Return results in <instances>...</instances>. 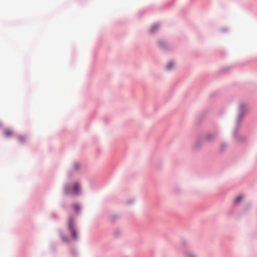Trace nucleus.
<instances>
[{
  "label": "nucleus",
  "mask_w": 257,
  "mask_h": 257,
  "mask_svg": "<svg viewBox=\"0 0 257 257\" xmlns=\"http://www.w3.org/2000/svg\"><path fill=\"white\" fill-rule=\"evenodd\" d=\"M80 188L78 184L76 183L73 186H65L64 187V194L66 195H76L80 192Z\"/></svg>",
  "instance_id": "obj_1"
},
{
  "label": "nucleus",
  "mask_w": 257,
  "mask_h": 257,
  "mask_svg": "<svg viewBox=\"0 0 257 257\" xmlns=\"http://www.w3.org/2000/svg\"><path fill=\"white\" fill-rule=\"evenodd\" d=\"M68 227L73 238L74 239H76L77 238V234L75 229L73 220L71 218H69V219Z\"/></svg>",
  "instance_id": "obj_2"
},
{
  "label": "nucleus",
  "mask_w": 257,
  "mask_h": 257,
  "mask_svg": "<svg viewBox=\"0 0 257 257\" xmlns=\"http://www.w3.org/2000/svg\"><path fill=\"white\" fill-rule=\"evenodd\" d=\"M246 110L245 106L243 104H241L239 108V116H242L243 114V112Z\"/></svg>",
  "instance_id": "obj_3"
},
{
  "label": "nucleus",
  "mask_w": 257,
  "mask_h": 257,
  "mask_svg": "<svg viewBox=\"0 0 257 257\" xmlns=\"http://www.w3.org/2000/svg\"><path fill=\"white\" fill-rule=\"evenodd\" d=\"M5 137L9 138L13 135V132L10 130H6L4 132Z\"/></svg>",
  "instance_id": "obj_4"
},
{
  "label": "nucleus",
  "mask_w": 257,
  "mask_h": 257,
  "mask_svg": "<svg viewBox=\"0 0 257 257\" xmlns=\"http://www.w3.org/2000/svg\"><path fill=\"white\" fill-rule=\"evenodd\" d=\"M158 28L159 26L157 24H155L152 26V27L151 29V31L152 33H154Z\"/></svg>",
  "instance_id": "obj_5"
},
{
  "label": "nucleus",
  "mask_w": 257,
  "mask_h": 257,
  "mask_svg": "<svg viewBox=\"0 0 257 257\" xmlns=\"http://www.w3.org/2000/svg\"><path fill=\"white\" fill-rule=\"evenodd\" d=\"M174 66V64L173 62H170L167 66V69L170 70Z\"/></svg>",
  "instance_id": "obj_6"
},
{
  "label": "nucleus",
  "mask_w": 257,
  "mask_h": 257,
  "mask_svg": "<svg viewBox=\"0 0 257 257\" xmlns=\"http://www.w3.org/2000/svg\"><path fill=\"white\" fill-rule=\"evenodd\" d=\"M18 140L20 142L22 143L25 141V138L23 136H20L18 137Z\"/></svg>",
  "instance_id": "obj_7"
},
{
  "label": "nucleus",
  "mask_w": 257,
  "mask_h": 257,
  "mask_svg": "<svg viewBox=\"0 0 257 257\" xmlns=\"http://www.w3.org/2000/svg\"><path fill=\"white\" fill-rule=\"evenodd\" d=\"M74 208L76 212H78L80 210V207L78 205H74Z\"/></svg>",
  "instance_id": "obj_8"
},
{
  "label": "nucleus",
  "mask_w": 257,
  "mask_h": 257,
  "mask_svg": "<svg viewBox=\"0 0 257 257\" xmlns=\"http://www.w3.org/2000/svg\"><path fill=\"white\" fill-rule=\"evenodd\" d=\"M187 257H197V256L193 253L189 252L187 254Z\"/></svg>",
  "instance_id": "obj_9"
},
{
  "label": "nucleus",
  "mask_w": 257,
  "mask_h": 257,
  "mask_svg": "<svg viewBox=\"0 0 257 257\" xmlns=\"http://www.w3.org/2000/svg\"><path fill=\"white\" fill-rule=\"evenodd\" d=\"M242 199V197L241 196H239L236 198V202H239L240 200H241Z\"/></svg>",
  "instance_id": "obj_10"
}]
</instances>
